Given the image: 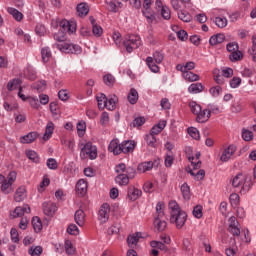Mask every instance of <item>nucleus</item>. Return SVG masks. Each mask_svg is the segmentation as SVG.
Returning <instances> with one entry per match:
<instances>
[{
	"mask_svg": "<svg viewBox=\"0 0 256 256\" xmlns=\"http://www.w3.org/2000/svg\"><path fill=\"white\" fill-rule=\"evenodd\" d=\"M205 89L202 83H193L188 87V93L197 95V93H202Z\"/></svg>",
	"mask_w": 256,
	"mask_h": 256,
	"instance_id": "24",
	"label": "nucleus"
},
{
	"mask_svg": "<svg viewBox=\"0 0 256 256\" xmlns=\"http://www.w3.org/2000/svg\"><path fill=\"white\" fill-rule=\"evenodd\" d=\"M229 59L232 63H237V61H241V59H243V52L236 50L230 53Z\"/></svg>",
	"mask_w": 256,
	"mask_h": 256,
	"instance_id": "40",
	"label": "nucleus"
},
{
	"mask_svg": "<svg viewBox=\"0 0 256 256\" xmlns=\"http://www.w3.org/2000/svg\"><path fill=\"white\" fill-rule=\"evenodd\" d=\"M25 199H27V189H25V186H20L14 194V201L21 203L25 201Z\"/></svg>",
	"mask_w": 256,
	"mask_h": 256,
	"instance_id": "13",
	"label": "nucleus"
},
{
	"mask_svg": "<svg viewBox=\"0 0 256 256\" xmlns=\"http://www.w3.org/2000/svg\"><path fill=\"white\" fill-rule=\"evenodd\" d=\"M247 181V176H245L243 173H238L233 179H232V186L233 187H242V189H251L253 187L254 181L250 182L249 185L245 184Z\"/></svg>",
	"mask_w": 256,
	"mask_h": 256,
	"instance_id": "6",
	"label": "nucleus"
},
{
	"mask_svg": "<svg viewBox=\"0 0 256 256\" xmlns=\"http://www.w3.org/2000/svg\"><path fill=\"white\" fill-rule=\"evenodd\" d=\"M50 113H52L53 117H57L59 115V104L57 102H51L49 104Z\"/></svg>",
	"mask_w": 256,
	"mask_h": 256,
	"instance_id": "52",
	"label": "nucleus"
},
{
	"mask_svg": "<svg viewBox=\"0 0 256 256\" xmlns=\"http://www.w3.org/2000/svg\"><path fill=\"white\" fill-rule=\"evenodd\" d=\"M139 239H141V232H136L132 235H129L127 237V243L129 245V247H131L133 245H137V243H139Z\"/></svg>",
	"mask_w": 256,
	"mask_h": 256,
	"instance_id": "30",
	"label": "nucleus"
},
{
	"mask_svg": "<svg viewBox=\"0 0 256 256\" xmlns=\"http://www.w3.org/2000/svg\"><path fill=\"white\" fill-rule=\"evenodd\" d=\"M137 147V142L134 140H125L120 144V153H133Z\"/></svg>",
	"mask_w": 256,
	"mask_h": 256,
	"instance_id": "10",
	"label": "nucleus"
},
{
	"mask_svg": "<svg viewBox=\"0 0 256 256\" xmlns=\"http://www.w3.org/2000/svg\"><path fill=\"white\" fill-rule=\"evenodd\" d=\"M18 87L21 89V80L17 78L10 80L7 84L8 91H15Z\"/></svg>",
	"mask_w": 256,
	"mask_h": 256,
	"instance_id": "38",
	"label": "nucleus"
},
{
	"mask_svg": "<svg viewBox=\"0 0 256 256\" xmlns=\"http://www.w3.org/2000/svg\"><path fill=\"white\" fill-rule=\"evenodd\" d=\"M146 64L149 67L150 71H152V73H159V66L155 64V60L153 59V57H147Z\"/></svg>",
	"mask_w": 256,
	"mask_h": 256,
	"instance_id": "35",
	"label": "nucleus"
},
{
	"mask_svg": "<svg viewBox=\"0 0 256 256\" xmlns=\"http://www.w3.org/2000/svg\"><path fill=\"white\" fill-rule=\"evenodd\" d=\"M235 151H237V146L233 144L229 145L227 148L224 149L220 157L221 161H223V163H227V161H229V159H231V157L235 155Z\"/></svg>",
	"mask_w": 256,
	"mask_h": 256,
	"instance_id": "11",
	"label": "nucleus"
},
{
	"mask_svg": "<svg viewBox=\"0 0 256 256\" xmlns=\"http://www.w3.org/2000/svg\"><path fill=\"white\" fill-rule=\"evenodd\" d=\"M44 214L48 217H51V215L55 214V211H57V205L53 202H44L42 204Z\"/></svg>",
	"mask_w": 256,
	"mask_h": 256,
	"instance_id": "16",
	"label": "nucleus"
},
{
	"mask_svg": "<svg viewBox=\"0 0 256 256\" xmlns=\"http://www.w3.org/2000/svg\"><path fill=\"white\" fill-rule=\"evenodd\" d=\"M37 137H39V133L29 132L27 135H24L20 138V143H23V144L33 143L37 139Z\"/></svg>",
	"mask_w": 256,
	"mask_h": 256,
	"instance_id": "22",
	"label": "nucleus"
},
{
	"mask_svg": "<svg viewBox=\"0 0 256 256\" xmlns=\"http://www.w3.org/2000/svg\"><path fill=\"white\" fill-rule=\"evenodd\" d=\"M60 27L64 33H69L70 35L77 31V27L75 26V24L67 20H62L60 22Z\"/></svg>",
	"mask_w": 256,
	"mask_h": 256,
	"instance_id": "14",
	"label": "nucleus"
},
{
	"mask_svg": "<svg viewBox=\"0 0 256 256\" xmlns=\"http://www.w3.org/2000/svg\"><path fill=\"white\" fill-rule=\"evenodd\" d=\"M188 135H190V137H192V139H195L196 141H199V139H201V134H199V130L195 127L188 128Z\"/></svg>",
	"mask_w": 256,
	"mask_h": 256,
	"instance_id": "45",
	"label": "nucleus"
},
{
	"mask_svg": "<svg viewBox=\"0 0 256 256\" xmlns=\"http://www.w3.org/2000/svg\"><path fill=\"white\" fill-rule=\"evenodd\" d=\"M178 18L181 20V21H184V23H189L191 22V20L193 19L191 17V14H189V12H185V11H180L178 12Z\"/></svg>",
	"mask_w": 256,
	"mask_h": 256,
	"instance_id": "47",
	"label": "nucleus"
},
{
	"mask_svg": "<svg viewBox=\"0 0 256 256\" xmlns=\"http://www.w3.org/2000/svg\"><path fill=\"white\" fill-rule=\"evenodd\" d=\"M180 191L182 193L183 199H185L186 201H189V199H191V188L189 187V184H182Z\"/></svg>",
	"mask_w": 256,
	"mask_h": 256,
	"instance_id": "31",
	"label": "nucleus"
},
{
	"mask_svg": "<svg viewBox=\"0 0 256 256\" xmlns=\"http://www.w3.org/2000/svg\"><path fill=\"white\" fill-rule=\"evenodd\" d=\"M189 107H190V111H191V113H193V115H197L201 111V105L197 104V102H195V101L189 102Z\"/></svg>",
	"mask_w": 256,
	"mask_h": 256,
	"instance_id": "51",
	"label": "nucleus"
},
{
	"mask_svg": "<svg viewBox=\"0 0 256 256\" xmlns=\"http://www.w3.org/2000/svg\"><path fill=\"white\" fill-rule=\"evenodd\" d=\"M163 207H164L163 202H158L157 203V205H156V215H155L154 219L165 217V212H163Z\"/></svg>",
	"mask_w": 256,
	"mask_h": 256,
	"instance_id": "50",
	"label": "nucleus"
},
{
	"mask_svg": "<svg viewBox=\"0 0 256 256\" xmlns=\"http://www.w3.org/2000/svg\"><path fill=\"white\" fill-rule=\"evenodd\" d=\"M74 221L79 227H83L85 225V212L82 209L75 212Z\"/></svg>",
	"mask_w": 256,
	"mask_h": 256,
	"instance_id": "21",
	"label": "nucleus"
},
{
	"mask_svg": "<svg viewBox=\"0 0 256 256\" xmlns=\"http://www.w3.org/2000/svg\"><path fill=\"white\" fill-rule=\"evenodd\" d=\"M186 222L187 213L183 210L170 216V223H174L177 229H182Z\"/></svg>",
	"mask_w": 256,
	"mask_h": 256,
	"instance_id": "5",
	"label": "nucleus"
},
{
	"mask_svg": "<svg viewBox=\"0 0 256 256\" xmlns=\"http://www.w3.org/2000/svg\"><path fill=\"white\" fill-rule=\"evenodd\" d=\"M182 77L185 79V81H188L189 83H193L195 81H199L200 77L199 75L193 73V72H182Z\"/></svg>",
	"mask_w": 256,
	"mask_h": 256,
	"instance_id": "28",
	"label": "nucleus"
},
{
	"mask_svg": "<svg viewBox=\"0 0 256 256\" xmlns=\"http://www.w3.org/2000/svg\"><path fill=\"white\" fill-rule=\"evenodd\" d=\"M64 247L66 255H73L76 251V249L73 247V243L70 240L65 241Z\"/></svg>",
	"mask_w": 256,
	"mask_h": 256,
	"instance_id": "48",
	"label": "nucleus"
},
{
	"mask_svg": "<svg viewBox=\"0 0 256 256\" xmlns=\"http://www.w3.org/2000/svg\"><path fill=\"white\" fill-rule=\"evenodd\" d=\"M215 25H217V27L220 29L227 27V18L216 17Z\"/></svg>",
	"mask_w": 256,
	"mask_h": 256,
	"instance_id": "63",
	"label": "nucleus"
},
{
	"mask_svg": "<svg viewBox=\"0 0 256 256\" xmlns=\"http://www.w3.org/2000/svg\"><path fill=\"white\" fill-rule=\"evenodd\" d=\"M53 131H55V124L52 121H49L45 128L43 136L44 141H49L50 137L53 135Z\"/></svg>",
	"mask_w": 256,
	"mask_h": 256,
	"instance_id": "23",
	"label": "nucleus"
},
{
	"mask_svg": "<svg viewBox=\"0 0 256 256\" xmlns=\"http://www.w3.org/2000/svg\"><path fill=\"white\" fill-rule=\"evenodd\" d=\"M117 101H119L117 96H111L109 99L106 100V109H108V111H115V108L117 107Z\"/></svg>",
	"mask_w": 256,
	"mask_h": 256,
	"instance_id": "26",
	"label": "nucleus"
},
{
	"mask_svg": "<svg viewBox=\"0 0 256 256\" xmlns=\"http://www.w3.org/2000/svg\"><path fill=\"white\" fill-rule=\"evenodd\" d=\"M1 185V191L2 193H4V195H9V193H11V191H13V188H11V186L13 185L11 182H8L7 179H5L2 182Z\"/></svg>",
	"mask_w": 256,
	"mask_h": 256,
	"instance_id": "36",
	"label": "nucleus"
},
{
	"mask_svg": "<svg viewBox=\"0 0 256 256\" xmlns=\"http://www.w3.org/2000/svg\"><path fill=\"white\" fill-rule=\"evenodd\" d=\"M193 69H195V62L193 61L187 62L185 65L183 64L176 65V70L180 71L181 73H188L193 71Z\"/></svg>",
	"mask_w": 256,
	"mask_h": 256,
	"instance_id": "20",
	"label": "nucleus"
},
{
	"mask_svg": "<svg viewBox=\"0 0 256 256\" xmlns=\"http://www.w3.org/2000/svg\"><path fill=\"white\" fill-rule=\"evenodd\" d=\"M76 9L79 17H87L89 15V5L87 3L78 4Z\"/></svg>",
	"mask_w": 256,
	"mask_h": 256,
	"instance_id": "25",
	"label": "nucleus"
},
{
	"mask_svg": "<svg viewBox=\"0 0 256 256\" xmlns=\"http://www.w3.org/2000/svg\"><path fill=\"white\" fill-rule=\"evenodd\" d=\"M30 107H32V109H40L41 108V104H39V99L37 97H29L28 98Z\"/></svg>",
	"mask_w": 256,
	"mask_h": 256,
	"instance_id": "56",
	"label": "nucleus"
},
{
	"mask_svg": "<svg viewBox=\"0 0 256 256\" xmlns=\"http://www.w3.org/2000/svg\"><path fill=\"white\" fill-rule=\"evenodd\" d=\"M108 7L110 11H112L113 13H117V7H121V2L117 0H112L108 2Z\"/></svg>",
	"mask_w": 256,
	"mask_h": 256,
	"instance_id": "59",
	"label": "nucleus"
},
{
	"mask_svg": "<svg viewBox=\"0 0 256 256\" xmlns=\"http://www.w3.org/2000/svg\"><path fill=\"white\" fill-rule=\"evenodd\" d=\"M115 172L118 173V175L127 174V166L125 165V163H120L116 165Z\"/></svg>",
	"mask_w": 256,
	"mask_h": 256,
	"instance_id": "57",
	"label": "nucleus"
},
{
	"mask_svg": "<svg viewBox=\"0 0 256 256\" xmlns=\"http://www.w3.org/2000/svg\"><path fill=\"white\" fill-rule=\"evenodd\" d=\"M161 15L163 19L169 21V19H171V9H169L167 6H163L161 9Z\"/></svg>",
	"mask_w": 256,
	"mask_h": 256,
	"instance_id": "58",
	"label": "nucleus"
},
{
	"mask_svg": "<svg viewBox=\"0 0 256 256\" xmlns=\"http://www.w3.org/2000/svg\"><path fill=\"white\" fill-rule=\"evenodd\" d=\"M209 93L212 95V97H219V95L223 93V88H221V86H214L210 88Z\"/></svg>",
	"mask_w": 256,
	"mask_h": 256,
	"instance_id": "62",
	"label": "nucleus"
},
{
	"mask_svg": "<svg viewBox=\"0 0 256 256\" xmlns=\"http://www.w3.org/2000/svg\"><path fill=\"white\" fill-rule=\"evenodd\" d=\"M46 165L48 169H51L52 171L57 170V167H59L57 164V160H55L54 158H48L46 161Z\"/></svg>",
	"mask_w": 256,
	"mask_h": 256,
	"instance_id": "60",
	"label": "nucleus"
},
{
	"mask_svg": "<svg viewBox=\"0 0 256 256\" xmlns=\"http://www.w3.org/2000/svg\"><path fill=\"white\" fill-rule=\"evenodd\" d=\"M97 159V146L93 145L91 142H87L83 145L80 151V159Z\"/></svg>",
	"mask_w": 256,
	"mask_h": 256,
	"instance_id": "3",
	"label": "nucleus"
},
{
	"mask_svg": "<svg viewBox=\"0 0 256 256\" xmlns=\"http://www.w3.org/2000/svg\"><path fill=\"white\" fill-rule=\"evenodd\" d=\"M209 119H211V114H209V110L207 108L200 110V112L196 114L197 123H207Z\"/></svg>",
	"mask_w": 256,
	"mask_h": 256,
	"instance_id": "17",
	"label": "nucleus"
},
{
	"mask_svg": "<svg viewBox=\"0 0 256 256\" xmlns=\"http://www.w3.org/2000/svg\"><path fill=\"white\" fill-rule=\"evenodd\" d=\"M26 156L28 159H30V161H33V163H39L40 161L39 155L34 150L26 151Z\"/></svg>",
	"mask_w": 256,
	"mask_h": 256,
	"instance_id": "44",
	"label": "nucleus"
},
{
	"mask_svg": "<svg viewBox=\"0 0 256 256\" xmlns=\"http://www.w3.org/2000/svg\"><path fill=\"white\" fill-rule=\"evenodd\" d=\"M168 207L170 209V215H175L183 211L181 210V208L179 207V204L175 200L170 201L168 204Z\"/></svg>",
	"mask_w": 256,
	"mask_h": 256,
	"instance_id": "37",
	"label": "nucleus"
},
{
	"mask_svg": "<svg viewBox=\"0 0 256 256\" xmlns=\"http://www.w3.org/2000/svg\"><path fill=\"white\" fill-rule=\"evenodd\" d=\"M161 219L163 218H154V226L159 232L165 231L167 228V222Z\"/></svg>",
	"mask_w": 256,
	"mask_h": 256,
	"instance_id": "33",
	"label": "nucleus"
},
{
	"mask_svg": "<svg viewBox=\"0 0 256 256\" xmlns=\"http://www.w3.org/2000/svg\"><path fill=\"white\" fill-rule=\"evenodd\" d=\"M229 226L228 231L233 235V237H239L241 235V228H239V221L235 216H231L228 220Z\"/></svg>",
	"mask_w": 256,
	"mask_h": 256,
	"instance_id": "7",
	"label": "nucleus"
},
{
	"mask_svg": "<svg viewBox=\"0 0 256 256\" xmlns=\"http://www.w3.org/2000/svg\"><path fill=\"white\" fill-rule=\"evenodd\" d=\"M128 101L131 105H135V103L139 101V93L135 88L130 89V92L128 93Z\"/></svg>",
	"mask_w": 256,
	"mask_h": 256,
	"instance_id": "32",
	"label": "nucleus"
},
{
	"mask_svg": "<svg viewBox=\"0 0 256 256\" xmlns=\"http://www.w3.org/2000/svg\"><path fill=\"white\" fill-rule=\"evenodd\" d=\"M67 233H69V235H79V227L75 224H70L67 228Z\"/></svg>",
	"mask_w": 256,
	"mask_h": 256,
	"instance_id": "64",
	"label": "nucleus"
},
{
	"mask_svg": "<svg viewBox=\"0 0 256 256\" xmlns=\"http://www.w3.org/2000/svg\"><path fill=\"white\" fill-rule=\"evenodd\" d=\"M110 213L111 206H109V204L107 203L102 204L98 212V220L100 221V223H107L109 221Z\"/></svg>",
	"mask_w": 256,
	"mask_h": 256,
	"instance_id": "8",
	"label": "nucleus"
},
{
	"mask_svg": "<svg viewBox=\"0 0 256 256\" xmlns=\"http://www.w3.org/2000/svg\"><path fill=\"white\" fill-rule=\"evenodd\" d=\"M32 226L36 233H39L43 229V224L41 223V218L35 216L32 218Z\"/></svg>",
	"mask_w": 256,
	"mask_h": 256,
	"instance_id": "41",
	"label": "nucleus"
},
{
	"mask_svg": "<svg viewBox=\"0 0 256 256\" xmlns=\"http://www.w3.org/2000/svg\"><path fill=\"white\" fill-rule=\"evenodd\" d=\"M55 41H59L58 44H55L56 49L62 53H72L73 55H79L83 51L81 46L77 44H71L64 42L65 41V32L63 30L54 34Z\"/></svg>",
	"mask_w": 256,
	"mask_h": 256,
	"instance_id": "1",
	"label": "nucleus"
},
{
	"mask_svg": "<svg viewBox=\"0 0 256 256\" xmlns=\"http://www.w3.org/2000/svg\"><path fill=\"white\" fill-rule=\"evenodd\" d=\"M137 169L140 173H147V171L153 169V161L142 162L138 165Z\"/></svg>",
	"mask_w": 256,
	"mask_h": 256,
	"instance_id": "27",
	"label": "nucleus"
},
{
	"mask_svg": "<svg viewBox=\"0 0 256 256\" xmlns=\"http://www.w3.org/2000/svg\"><path fill=\"white\" fill-rule=\"evenodd\" d=\"M97 103H98V109H105V106L107 105V96L103 93L96 96Z\"/></svg>",
	"mask_w": 256,
	"mask_h": 256,
	"instance_id": "42",
	"label": "nucleus"
},
{
	"mask_svg": "<svg viewBox=\"0 0 256 256\" xmlns=\"http://www.w3.org/2000/svg\"><path fill=\"white\" fill-rule=\"evenodd\" d=\"M141 195H143V192L138 188H135V186H130L128 188L127 197L130 201H137Z\"/></svg>",
	"mask_w": 256,
	"mask_h": 256,
	"instance_id": "15",
	"label": "nucleus"
},
{
	"mask_svg": "<svg viewBox=\"0 0 256 256\" xmlns=\"http://www.w3.org/2000/svg\"><path fill=\"white\" fill-rule=\"evenodd\" d=\"M88 184L85 179H80L76 183V193L79 197H85L87 195Z\"/></svg>",
	"mask_w": 256,
	"mask_h": 256,
	"instance_id": "12",
	"label": "nucleus"
},
{
	"mask_svg": "<svg viewBox=\"0 0 256 256\" xmlns=\"http://www.w3.org/2000/svg\"><path fill=\"white\" fill-rule=\"evenodd\" d=\"M10 237H11L12 243L19 244L20 239H19V232L17 231V228H11Z\"/></svg>",
	"mask_w": 256,
	"mask_h": 256,
	"instance_id": "54",
	"label": "nucleus"
},
{
	"mask_svg": "<svg viewBox=\"0 0 256 256\" xmlns=\"http://www.w3.org/2000/svg\"><path fill=\"white\" fill-rule=\"evenodd\" d=\"M7 11L10 15H12L13 19H15V21H23V13H21L19 10L13 8V7H9L7 8Z\"/></svg>",
	"mask_w": 256,
	"mask_h": 256,
	"instance_id": "29",
	"label": "nucleus"
},
{
	"mask_svg": "<svg viewBox=\"0 0 256 256\" xmlns=\"http://www.w3.org/2000/svg\"><path fill=\"white\" fill-rule=\"evenodd\" d=\"M152 59L157 63L158 65L163 63V59H165V55L162 52L156 51L153 53Z\"/></svg>",
	"mask_w": 256,
	"mask_h": 256,
	"instance_id": "55",
	"label": "nucleus"
},
{
	"mask_svg": "<svg viewBox=\"0 0 256 256\" xmlns=\"http://www.w3.org/2000/svg\"><path fill=\"white\" fill-rule=\"evenodd\" d=\"M200 157L201 153H197L195 162V158L193 156H188V159L191 162L194 170L201 169V161L199 160Z\"/></svg>",
	"mask_w": 256,
	"mask_h": 256,
	"instance_id": "39",
	"label": "nucleus"
},
{
	"mask_svg": "<svg viewBox=\"0 0 256 256\" xmlns=\"http://www.w3.org/2000/svg\"><path fill=\"white\" fill-rule=\"evenodd\" d=\"M123 45L127 53H133V49H139L141 45V37L138 35H128L124 38Z\"/></svg>",
	"mask_w": 256,
	"mask_h": 256,
	"instance_id": "2",
	"label": "nucleus"
},
{
	"mask_svg": "<svg viewBox=\"0 0 256 256\" xmlns=\"http://www.w3.org/2000/svg\"><path fill=\"white\" fill-rule=\"evenodd\" d=\"M136 171L133 167H127V174H118L115 177V182L122 187L129 185V179H135Z\"/></svg>",
	"mask_w": 256,
	"mask_h": 256,
	"instance_id": "4",
	"label": "nucleus"
},
{
	"mask_svg": "<svg viewBox=\"0 0 256 256\" xmlns=\"http://www.w3.org/2000/svg\"><path fill=\"white\" fill-rule=\"evenodd\" d=\"M108 151L114 155H121V144H119V139H113L109 143Z\"/></svg>",
	"mask_w": 256,
	"mask_h": 256,
	"instance_id": "18",
	"label": "nucleus"
},
{
	"mask_svg": "<svg viewBox=\"0 0 256 256\" xmlns=\"http://www.w3.org/2000/svg\"><path fill=\"white\" fill-rule=\"evenodd\" d=\"M192 215H193V217H195L196 219H201V217H203V206H201V205H196V206L193 208Z\"/></svg>",
	"mask_w": 256,
	"mask_h": 256,
	"instance_id": "49",
	"label": "nucleus"
},
{
	"mask_svg": "<svg viewBox=\"0 0 256 256\" xmlns=\"http://www.w3.org/2000/svg\"><path fill=\"white\" fill-rule=\"evenodd\" d=\"M225 34L223 33H218L216 35H213L209 39V44L212 47H215V45H221V43L225 42Z\"/></svg>",
	"mask_w": 256,
	"mask_h": 256,
	"instance_id": "19",
	"label": "nucleus"
},
{
	"mask_svg": "<svg viewBox=\"0 0 256 256\" xmlns=\"http://www.w3.org/2000/svg\"><path fill=\"white\" fill-rule=\"evenodd\" d=\"M145 141L148 147H157V137H155L153 134H147L145 136Z\"/></svg>",
	"mask_w": 256,
	"mask_h": 256,
	"instance_id": "43",
	"label": "nucleus"
},
{
	"mask_svg": "<svg viewBox=\"0 0 256 256\" xmlns=\"http://www.w3.org/2000/svg\"><path fill=\"white\" fill-rule=\"evenodd\" d=\"M25 213H31V207L29 204H24L23 206H17L14 211L10 212V217L12 219H17L19 217H23Z\"/></svg>",
	"mask_w": 256,
	"mask_h": 256,
	"instance_id": "9",
	"label": "nucleus"
},
{
	"mask_svg": "<svg viewBox=\"0 0 256 256\" xmlns=\"http://www.w3.org/2000/svg\"><path fill=\"white\" fill-rule=\"evenodd\" d=\"M226 49L228 53H234L235 51L239 50V43L237 42H230L226 45Z\"/></svg>",
	"mask_w": 256,
	"mask_h": 256,
	"instance_id": "61",
	"label": "nucleus"
},
{
	"mask_svg": "<svg viewBox=\"0 0 256 256\" xmlns=\"http://www.w3.org/2000/svg\"><path fill=\"white\" fill-rule=\"evenodd\" d=\"M41 57H42L43 63H49V59H51L52 57L51 48L43 47L41 49Z\"/></svg>",
	"mask_w": 256,
	"mask_h": 256,
	"instance_id": "34",
	"label": "nucleus"
},
{
	"mask_svg": "<svg viewBox=\"0 0 256 256\" xmlns=\"http://www.w3.org/2000/svg\"><path fill=\"white\" fill-rule=\"evenodd\" d=\"M28 253L31 256H40L43 253V247H41V246H32L28 250Z\"/></svg>",
	"mask_w": 256,
	"mask_h": 256,
	"instance_id": "46",
	"label": "nucleus"
},
{
	"mask_svg": "<svg viewBox=\"0 0 256 256\" xmlns=\"http://www.w3.org/2000/svg\"><path fill=\"white\" fill-rule=\"evenodd\" d=\"M103 81L108 87H113V85H115V77L111 74H106Z\"/></svg>",
	"mask_w": 256,
	"mask_h": 256,
	"instance_id": "53",
	"label": "nucleus"
}]
</instances>
